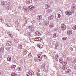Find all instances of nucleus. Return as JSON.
<instances>
[{"label":"nucleus","mask_w":76,"mask_h":76,"mask_svg":"<svg viewBox=\"0 0 76 76\" xmlns=\"http://www.w3.org/2000/svg\"><path fill=\"white\" fill-rule=\"evenodd\" d=\"M59 61L61 63H62L63 66H65L67 64V61H63V60L62 58H61L59 59Z\"/></svg>","instance_id":"nucleus-1"},{"label":"nucleus","mask_w":76,"mask_h":76,"mask_svg":"<svg viewBox=\"0 0 76 76\" xmlns=\"http://www.w3.org/2000/svg\"><path fill=\"white\" fill-rule=\"evenodd\" d=\"M55 18L57 20H60L61 19L60 18V15L59 14H57L55 15Z\"/></svg>","instance_id":"nucleus-2"},{"label":"nucleus","mask_w":76,"mask_h":76,"mask_svg":"<svg viewBox=\"0 0 76 76\" xmlns=\"http://www.w3.org/2000/svg\"><path fill=\"white\" fill-rule=\"evenodd\" d=\"M61 28L62 29V30H63V31H64V30L66 29V25H65L63 24H62L61 25Z\"/></svg>","instance_id":"nucleus-3"},{"label":"nucleus","mask_w":76,"mask_h":76,"mask_svg":"<svg viewBox=\"0 0 76 76\" xmlns=\"http://www.w3.org/2000/svg\"><path fill=\"white\" fill-rule=\"evenodd\" d=\"M1 4L4 7L7 5V2L4 1L1 2Z\"/></svg>","instance_id":"nucleus-4"},{"label":"nucleus","mask_w":76,"mask_h":76,"mask_svg":"<svg viewBox=\"0 0 76 76\" xmlns=\"http://www.w3.org/2000/svg\"><path fill=\"white\" fill-rule=\"evenodd\" d=\"M29 31H34V26H29Z\"/></svg>","instance_id":"nucleus-5"},{"label":"nucleus","mask_w":76,"mask_h":76,"mask_svg":"<svg viewBox=\"0 0 76 76\" xmlns=\"http://www.w3.org/2000/svg\"><path fill=\"white\" fill-rule=\"evenodd\" d=\"M37 58L39 61H41V55H38L37 56Z\"/></svg>","instance_id":"nucleus-6"},{"label":"nucleus","mask_w":76,"mask_h":76,"mask_svg":"<svg viewBox=\"0 0 76 76\" xmlns=\"http://www.w3.org/2000/svg\"><path fill=\"white\" fill-rule=\"evenodd\" d=\"M66 14L67 15H69V16H70L72 14V13L70 11H66Z\"/></svg>","instance_id":"nucleus-7"},{"label":"nucleus","mask_w":76,"mask_h":76,"mask_svg":"<svg viewBox=\"0 0 76 76\" xmlns=\"http://www.w3.org/2000/svg\"><path fill=\"white\" fill-rule=\"evenodd\" d=\"M23 9L25 12H28V7H27L25 6L23 7Z\"/></svg>","instance_id":"nucleus-8"},{"label":"nucleus","mask_w":76,"mask_h":76,"mask_svg":"<svg viewBox=\"0 0 76 76\" xmlns=\"http://www.w3.org/2000/svg\"><path fill=\"white\" fill-rule=\"evenodd\" d=\"M53 30L55 31H57V30H58V31H59V32L60 33V32H61V29H60V28L58 30V29H57V28H54Z\"/></svg>","instance_id":"nucleus-9"},{"label":"nucleus","mask_w":76,"mask_h":76,"mask_svg":"<svg viewBox=\"0 0 76 76\" xmlns=\"http://www.w3.org/2000/svg\"><path fill=\"white\" fill-rule=\"evenodd\" d=\"M7 45L8 46H11L12 45V42L11 41H8L7 42Z\"/></svg>","instance_id":"nucleus-10"},{"label":"nucleus","mask_w":76,"mask_h":76,"mask_svg":"<svg viewBox=\"0 0 76 76\" xmlns=\"http://www.w3.org/2000/svg\"><path fill=\"white\" fill-rule=\"evenodd\" d=\"M29 75H30V76H32V75H34V72L32 71H30L28 72Z\"/></svg>","instance_id":"nucleus-11"},{"label":"nucleus","mask_w":76,"mask_h":76,"mask_svg":"<svg viewBox=\"0 0 76 76\" xmlns=\"http://www.w3.org/2000/svg\"><path fill=\"white\" fill-rule=\"evenodd\" d=\"M43 24L45 26L47 25L48 24V21H45L43 22Z\"/></svg>","instance_id":"nucleus-12"},{"label":"nucleus","mask_w":76,"mask_h":76,"mask_svg":"<svg viewBox=\"0 0 76 76\" xmlns=\"http://www.w3.org/2000/svg\"><path fill=\"white\" fill-rule=\"evenodd\" d=\"M58 54L56 55L55 57L56 60L58 61Z\"/></svg>","instance_id":"nucleus-13"},{"label":"nucleus","mask_w":76,"mask_h":76,"mask_svg":"<svg viewBox=\"0 0 76 76\" xmlns=\"http://www.w3.org/2000/svg\"><path fill=\"white\" fill-rule=\"evenodd\" d=\"M4 51V48H1L0 49V52L3 53Z\"/></svg>","instance_id":"nucleus-14"},{"label":"nucleus","mask_w":76,"mask_h":76,"mask_svg":"<svg viewBox=\"0 0 76 76\" xmlns=\"http://www.w3.org/2000/svg\"><path fill=\"white\" fill-rule=\"evenodd\" d=\"M67 34L68 35H71V34H72V31L69 30L67 32Z\"/></svg>","instance_id":"nucleus-15"},{"label":"nucleus","mask_w":76,"mask_h":76,"mask_svg":"<svg viewBox=\"0 0 76 76\" xmlns=\"http://www.w3.org/2000/svg\"><path fill=\"white\" fill-rule=\"evenodd\" d=\"M62 69L63 70H66L67 69V66L64 65V66L62 67Z\"/></svg>","instance_id":"nucleus-16"},{"label":"nucleus","mask_w":76,"mask_h":76,"mask_svg":"<svg viewBox=\"0 0 76 76\" xmlns=\"http://www.w3.org/2000/svg\"><path fill=\"white\" fill-rule=\"evenodd\" d=\"M42 16L41 15H39L37 17V19H38L39 20H40V19H42Z\"/></svg>","instance_id":"nucleus-17"},{"label":"nucleus","mask_w":76,"mask_h":76,"mask_svg":"<svg viewBox=\"0 0 76 76\" xmlns=\"http://www.w3.org/2000/svg\"><path fill=\"white\" fill-rule=\"evenodd\" d=\"M37 46L39 48H43V45L42 44H39V45H37Z\"/></svg>","instance_id":"nucleus-18"},{"label":"nucleus","mask_w":76,"mask_h":76,"mask_svg":"<svg viewBox=\"0 0 76 76\" xmlns=\"http://www.w3.org/2000/svg\"><path fill=\"white\" fill-rule=\"evenodd\" d=\"M45 8L46 9H47L50 8V5L48 4H46L45 6Z\"/></svg>","instance_id":"nucleus-19"},{"label":"nucleus","mask_w":76,"mask_h":76,"mask_svg":"<svg viewBox=\"0 0 76 76\" xmlns=\"http://www.w3.org/2000/svg\"><path fill=\"white\" fill-rule=\"evenodd\" d=\"M53 18H54V15H52L50 17H48V19L49 20H51V19H53Z\"/></svg>","instance_id":"nucleus-20"},{"label":"nucleus","mask_w":76,"mask_h":76,"mask_svg":"<svg viewBox=\"0 0 76 76\" xmlns=\"http://www.w3.org/2000/svg\"><path fill=\"white\" fill-rule=\"evenodd\" d=\"M35 33L36 35H38V36H39V35H41V33L38 31L36 32Z\"/></svg>","instance_id":"nucleus-21"},{"label":"nucleus","mask_w":76,"mask_h":76,"mask_svg":"<svg viewBox=\"0 0 76 76\" xmlns=\"http://www.w3.org/2000/svg\"><path fill=\"white\" fill-rule=\"evenodd\" d=\"M45 65L44 64H43L42 65V67L41 68L42 69H44V70H45Z\"/></svg>","instance_id":"nucleus-22"},{"label":"nucleus","mask_w":76,"mask_h":76,"mask_svg":"<svg viewBox=\"0 0 76 76\" xmlns=\"http://www.w3.org/2000/svg\"><path fill=\"white\" fill-rule=\"evenodd\" d=\"M37 40L38 41H41L42 39L40 37H38L37 39Z\"/></svg>","instance_id":"nucleus-23"},{"label":"nucleus","mask_w":76,"mask_h":76,"mask_svg":"<svg viewBox=\"0 0 76 76\" xmlns=\"http://www.w3.org/2000/svg\"><path fill=\"white\" fill-rule=\"evenodd\" d=\"M54 25H53V24L52 23H50V24L49 27H50V28H53V27H54Z\"/></svg>","instance_id":"nucleus-24"},{"label":"nucleus","mask_w":76,"mask_h":76,"mask_svg":"<svg viewBox=\"0 0 76 76\" xmlns=\"http://www.w3.org/2000/svg\"><path fill=\"white\" fill-rule=\"evenodd\" d=\"M11 76H17V74L15 73H12L11 74Z\"/></svg>","instance_id":"nucleus-25"},{"label":"nucleus","mask_w":76,"mask_h":76,"mask_svg":"<svg viewBox=\"0 0 76 76\" xmlns=\"http://www.w3.org/2000/svg\"><path fill=\"white\" fill-rule=\"evenodd\" d=\"M47 12L48 13H51L52 12V10L51 9H49L47 10Z\"/></svg>","instance_id":"nucleus-26"},{"label":"nucleus","mask_w":76,"mask_h":76,"mask_svg":"<svg viewBox=\"0 0 76 76\" xmlns=\"http://www.w3.org/2000/svg\"><path fill=\"white\" fill-rule=\"evenodd\" d=\"M6 9H7V10H10V9H11V8L9 6H8L6 7Z\"/></svg>","instance_id":"nucleus-27"},{"label":"nucleus","mask_w":76,"mask_h":76,"mask_svg":"<svg viewBox=\"0 0 76 76\" xmlns=\"http://www.w3.org/2000/svg\"><path fill=\"white\" fill-rule=\"evenodd\" d=\"M15 67H16V65H13L11 67V68L12 69H15Z\"/></svg>","instance_id":"nucleus-28"},{"label":"nucleus","mask_w":76,"mask_h":76,"mask_svg":"<svg viewBox=\"0 0 76 76\" xmlns=\"http://www.w3.org/2000/svg\"><path fill=\"white\" fill-rule=\"evenodd\" d=\"M71 72V70L70 69H67L66 71V72L68 73H69V72Z\"/></svg>","instance_id":"nucleus-29"},{"label":"nucleus","mask_w":76,"mask_h":76,"mask_svg":"<svg viewBox=\"0 0 76 76\" xmlns=\"http://www.w3.org/2000/svg\"><path fill=\"white\" fill-rule=\"evenodd\" d=\"M14 41L15 42H16L17 43L18 42V40L16 38L14 39Z\"/></svg>","instance_id":"nucleus-30"},{"label":"nucleus","mask_w":76,"mask_h":76,"mask_svg":"<svg viewBox=\"0 0 76 76\" xmlns=\"http://www.w3.org/2000/svg\"><path fill=\"white\" fill-rule=\"evenodd\" d=\"M18 48H20V49H22V46L21 45H20L18 46Z\"/></svg>","instance_id":"nucleus-31"},{"label":"nucleus","mask_w":76,"mask_h":76,"mask_svg":"<svg viewBox=\"0 0 76 76\" xmlns=\"http://www.w3.org/2000/svg\"><path fill=\"white\" fill-rule=\"evenodd\" d=\"M63 40H66L67 39V38L66 37H65L64 38H62Z\"/></svg>","instance_id":"nucleus-32"},{"label":"nucleus","mask_w":76,"mask_h":76,"mask_svg":"<svg viewBox=\"0 0 76 76\" xmlns=\"http://www.w3.org/2000/svg\"><path fill=\"white\" fill-rule=\"evenodd\" d=\"M36 75H37V76H41V75H40V74H39V73L38 72H37L36 73Z\"/></svg>","instance_id":"nucleus-33"},{"label":"nucleus","mask_w":76,"mask_h":76,"mask_svg":"<svg viewBox=\"0 0 76 76\" xmlns=\"http://www.w3.org/2000/svg\"><path fill=\"white\" fill-rule=\"evenodd\" d=\"M67 60H68V61H71V59L70 58H67Z\"/></svg>","instance_id":"nucleus-34"},{"label":"nucleus","mask_w":76,"mask_h":76,"mask_svg":"<svg viewBox=\"0 0 76 76\" xmlns=\"http://www.w3.org/2000/svg\"><path fill=\"white\" fill-rule=\"evenodd\" d=\"M53 36L54 38H56V37H57V35H56V34L55 33L53 34Z\"/></svg>","instance_id":"nucleus-35"},{"label":"nucleus","mask_w":76,"mask_h":76,"mask_svg":"<svg viewBox=\"0 0 76 76\" xmlns=\"http://www.w3.org/2000/svg\"><path fill=\"white\" fill-rule=\"evenodd\" d=\"M72 28L74 30H76V25L73 26V27Z\"/></svg>","instance_id":"nucleus-36"},{"label":"nucleus","mask_w":76,"mask_h":76,"mask_svg":"<svg viewBox=\"0 0 76 76\" xmlns=\"http://www.w3.org/2000/svg\"><path fill=\"white\" fill-rule=\"evenodd\" d=\"M75 10L73 9H72L71 10V12L73 13H75Z\"/></svg>","instance_id":"nucleus-37"},{"label":"nucleus","mask_w":76,"mask_h":76,"mask_svg":"<svg viewBox=\"0 0 76 76\" xmlns=\"http://www.w3.org/2000/svg\"><path fill=\"white\" fill-rule=\"evenodd\" d=\"M29 0H26V3L27 4H29V1H28Z\"/></svg>","instance_id":"nucleus-38"},{"label":"nucleus","mask_w":76,"mask_h":76,"mask_svg":"<svg viewBox=\"0 0 76 76\" xmlns=\"http://www.w3.org/2000/svg\"><path fill=\"white\" fill-rule=\"evenodd\" d=\"M30 9H31L32 10H33L34 9V7H33L32 6H31L30 7Z\"/></svg>","instance_id":"nucleus-39"},{"label":"nucleus","mask_w":76,"mask_h":76,"mask_svg":"<svg viewBox=\"0 0 76 76\" xmlns=\"http://www.w3.org/2000/svg\"><path fill=\"white\" fill-rule=\"evenodd\" d=\"M6 50H7V51H9L10 50V48H6Z\"/></svg>","instance_id":"nucleus-40"},{"label":"nucleus","mask_w":76,"mask_h":76,"mask_svg":"<svg viewBox=\"0 0 76 76\" xmlns=\"http://www.w3.org/2000/svg\"><path fill=\"white\" fill-rule=\"evenodd\" d=\"M18 71H21L22 69H21V68H18Z\"/></svg>","instance_id":"nucleus-41"},{"label":"nucleus","mask_w":76,"mask_h":76,"mask_svg":"<svg viewBox=\"0 0 76 76\" xmlns=\"http://www.w3.org/2000/svg\"><path fill=\"white\" fill-rule=\"evenodd\" d=\"M28 1H29V3H31L32 2V0H29Z\"/></svg>","instance_id":"nucleus-42"},{"label":"nucleus","mask_w":76,"mask_h":76,"mask_svg":"<svg viewBox=\"0 0 76 76\" xmlns=\"http://www.w3.org/2000/svg\"><path fill=\"white\" fill-rule=\"evenodd\" d=\"M1 23H4V20H1Z\"/></svg>","instance_id":"nucleus-43"},{"label":"nucleus","mask_w":76,"mask_h":76,"mask_svg":"<svg viewBox=\"0 0 76 76\" xmlns=\"http://www.w3.org/2000/svg\"><path fill=\"white\" fill-rule=\"evenodd\" d=\"M28 56L29 57H31L32 56V55L31 54V53H29L28 54Z\"/></svg>","instance_id":"nucleus-44"},{"label":"nucleus","mask_w":76,"mask_h":76,"mask_svg":"<svg viewBox=\"0 0 76 76\" xmlns=\"http://www.w3.org/2000/svg\"><path fill=\"white\" fill-rule=\"evenodd\" d=\"M72 61L73 63H75V62H75V59L74 60H72Z\"/></svg>","instance_id":"nucleus-45"},{"label":"nucleus","mask_w":76,"mask_h":76,"mask_svg":"<svg viewBox=\"0 0 76 76\" xmlns=\"http://www.w3.org/2000/svg\"><path fill=\"white\" fill-rule=\"evenodd\" d=\"M70 50H71V51H73V48H70Z\"/></svg>","instance_id":"nucleus-46"},{"label":"nucleus","mask_w":76,"mask_h":76,"mask_svg":"<svg viewBox=\"0 0 76 76\" xmlns=\"http://www.w3.org/2000/svg\"><path fill=\"white\" fill-rule=\"evenodd\" d=\"M74 63H76V58L74 59Z\"/></svg>","instance_id":"nucleus-47"},{"label":"nucleus","mask_w":76,"mask_h":76,"mask_svg":"<svg viewBox=\"0 0 76 76\" xmlns=\"http://www.w3.org/2000/svg\"><path fill=\"white\" fill-rule=\"evenodd\" d=\"M8 58H9L10 61V60H11V58L10 57H9Z\"/></svg>","instance_id":"nucleus-48"},{"label":"nucleus","mask_w":76,"mask_h":76,"mask_svg":"<svg viewBox=\"0 0 76 76\" xmlns=\"http://www.w3.org/2000/svg\"><path fill=\"white\" fill-rule=\"evenodd\" d=\"M37 71L38 72H40V70L39 69H37Z\"/></svg>","instance_id":"nucleus-49"},{"label":"nucleus","mask_w":76,"mask_h":76,"mask_svg":"<svg viewBox=\"0 0 76 76\" xmlns=\"http://www.w3.org/2000/svg\"><path fill=\"white\" fill-rule=\"evenodd\" d=\"M7 60L8 61H10V60L8 58H7Z\"/></svg>","instance_id":"nucleus-50"},{"label":"nucleus","mask_w":76,"mask_h":76,"mask_svg":"<svg viewBox=\"0 0 76 76\" xmlns=\"http://www.w3.org/2000/svg\"><path fill=\"white\" fill-rule=\"evenodd\" d=\"M43 57H46V56H45V55H43Z\"/></svg>","instance_id":"nucleus-51"},{"label":"nucleus","mask_w":76,"mask_h":76,"mask_svg":"<svg viewBox=\"0 0 76 76\" xmlns=\"http://www.w3.org/2000/svg\"><path fill=\"white\" fill-rule=\"evenodd\" d=\"M33 23H35V21L33 20Z\"/></svg>","instance_id":"nucleus-52"},{"label":"nucleus","mask_w":76,"mask_h":76,"mask_svg":"<svg viewBox=\"0 0 76 76\" xmlns=\"http://www.w3.org/2000/svg\"><path fill=\"white\" fill-rule=\"evenodd\" d=\"M11 38H13V36H11Z\"/></svg>","instance_id":"nucleus-53"},{"label":"nucleus","mask_w":76,"mask_h":76,"mask_svg":"<svg viewBox=\"0 0 76 76\" xmlns=\"http://www.w3.org/2000/svg\"><path fill=\"white\" fill-rule=\"evenodd\" d=\"M26 76H29V75H28L27 74L26 75Z\"/></svg>","instance_id":"nucleus-54"},{"label":"nucleus","mask_w":76,"mask_h":76,"mask_svg":"<svg viewBox=\"0 0 76 76\" xmlns=\"http://www.w3.org/2000/svg\"><path fill=\"white\" fill-rule=\"evenodd\" d=\"M57 47V46H55V47H56H56Z\"/></svg>","instance_id":"nucleus-55"},{"label":"nucleus","mask_w":76,"mask_h":76,"mask_svg":"<svg viewBox=\"0 0 76 76\" xmlns=\"http://www.w3.org/2000/svg\"><path fill=\"white\" fill-rule=\"evenodd\" d=\"M18 76H20L19 75H18Z\"/></svg>","instance_id":"nucleus-56"},{"label":"nucleus","mask_w":76,"mask_h":76,"mask_svg":"<svg viewBox=\"0 0 76 76\" xmlns=\"http://www.w3.org/2000/svg\"><path fill=\"white\" fill-rule=\"evenodd\" d=\"M0 61H1V60L0 59Z\"/></svg>","instance_id":"nucleus-57"},{"label":"nucleus","mask_w":76,"mask_h":76,"mask_svg":"<svg viewBox=\"0 0 76 76\" xmlns=\"http://www.w3.org/2000/svg\"><path fill=\"white\" fill-rule=\"evenodd\" d=\"M59 76H61V75H60Z\"/></svg>","instance_id":"nucleus-58"},{"label":"nucleus","mask_w":76,"mask_h":76,"mask_svg":"<svg viewBox=\"0 0 76 76\" xmlns=\"http://www.w3.org/2000/svg\"><path fill=\"white\" fill-rule=\"evenodd\" d=\"M30 42H31V41L30 40Z\"/></svg>","instance_id":"nucleus-59"},{"label":"nucleus","mask_w":76,"mask_h":76,"mask_svg":"<svg viewBox=\"0 0 76 76\" xmlns=\"http://www.w3.org/2000/svg\"><path fill=\"white\" fill-rule=\"evenodd\" d=\"M60 11V12H61V11Z\"/></svg>","instance_id":"nucleus-60"}]
</instances>
